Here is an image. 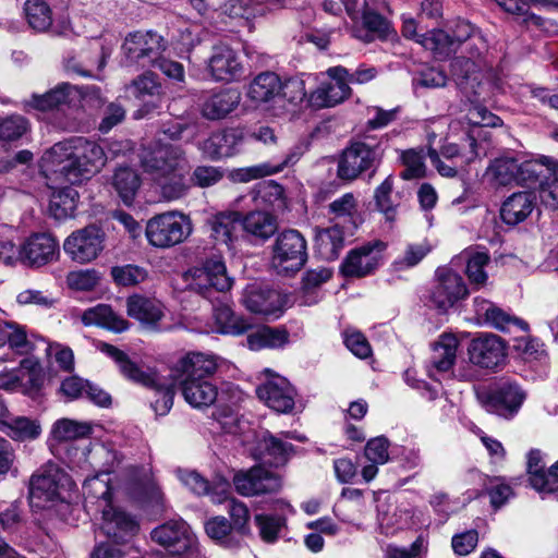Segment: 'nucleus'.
<instances>
[{
  "label": "nucleus",
  "instance_id": "1",
  "mask_svg": "<svg viewBox=\"0 0 558 558\" xmlns=\"http://www.w3.org/2000/svg\"><path fill=\"white\" fill-rule=\"evenodd\" d=\"M104 148L84 137L59 142L41 158V170L53 184H81L98 173L106 165Z\"/></svg>",
  "mask_w": 558,
  "mask_h": 558
},
{
  "label": "nucleus",
  "instance_id": "2",
  "mask_svg": "<svg viewBox=\"0 0 558 558\" xmlns=\"http://www.w3.org/2000/svg\"><path fill=\"white\" fill-rule=\"evenodd\" d=\"M142 165L165 199L173 201L186 194L191 167L180 146L159 144L143 156Z\"/></svg>",
  "mask_w": 558,
  "mask_h": 558
},
{
  "label": "nucleus",
  "instance_id": "3",
  "mask_svg": "<svg viewBox=\"0 0 558 558\" xmlns=\"http://www.w3.org/2000/svg\"><path fill=\"white\" fill-rule=\"evenodd\" d=\"M98 349L117 363L120 373L126 379L156 391L158 398L153 403L156 414L166 415L170 411L174 397L172 385L159 384L155 373L144 371L124 351L112 344L100 342Z\"/></svg>",
  "mask_w": 558,
  "mask_h": 558
},
{
  "label": "nucleus",
  "instance_id": "4",
  "mask_svg": "<svg viewBox=\"0 0 558 558\" xmlns=\"http://www.w3.org/2000/svg\"><path fill=\"white\" fill-rule=\"evenodd\" d=\"M192 231L190 217L175 210L155 215L147 220L145 228L148 243L157 248H170L181 244Z\"/></svg>",
  "mask_w": 558,
  "mask_h": 558
},
{
  "label": "nucleus",
  "instance_id": "5",
  "mask_svg": "<svg viewBox=\"0 0 558 558\" xmlns=\"http://www.w3.org/2000/svg\"><path fill=\"white\" fill-rule=\"evenodd\" d=\"M383 158V149L378 144L367 142H352L339 157L337 177L345 182H353L362 173L372 170L368 178H373L376 168Z\"/></svg>",
  "mask_w": 558,
  "mask_h": 558
},
{
  "label": "nucleus",
  "instance_id": "6",
  "mask_svg": "<svg viewBox=\"0 0 558 558\" xmlns=\"http://www.w3.org/2000/svg\"><path fill=\"white\" fill-rule=\"evenodd\" d=\"M307 260L306 241L296 230L281 232L274 245L272 267L279 275L299 271Z\"/></svg>",
  "mask_w": 558,
  "mask_h": 558
},
{
  "label": "nucleus",
  "instance_id": "7",
  "mask_svg": "<svg viewBox=\"0 0 558 558\" xmlns=\"http://www.w3.org/2000/svg\"><path fill=\"white\" fill-rule=\"evenodd\" d=\"M68 475L56 464L47 463L29 481V500L33 507L45 508L60 498L61 489L69 484Z\"/></svg>",
  "mask_w": 558,
  "mask_h": 558
},
{
  "label": "nucleus",
  "instance_id": "8",
  "mask_svg": "<svg viewBox=\"0 0 558 558\" xmlns=\"http://www.w3.org/2000/svg\"><path fill=\"white\" fill-rule=\"evenodd\" d=\"M166 48L167 41L154 32L130 34L122 46L128 62L141 66L153 65Z\"/></svg>",
  "mask_w": 558,
  "mask_h": 558
},
{
  "label": "nucleus",
  "instance_id": "9",
  "mask_svg": "<svg viewBox=\"0 0 558 558\" xmlns=\"http://www.w3.org/2000/svg\"><path fill=\"white\" fill-rule=\"evenodd\" d=\"M190 274L191 289L209 300L215 292H225L232 286V279L227 275L221 258L207 259L202 267L193 268Z\"/></svg>",
  "mask_w": 558,
  "mask_h": 558
},
{
  "label": "nucleus",
  "instance_id": "10",
  "mask_svg": "<svg viewBox=\"0 0 558 558\" xmlns=\"http://www.w3.org/2000/svg\"><path fill=\"white\" fill-rule=\"evenodd\" d=\"M105 233L95 226L89 225L72 232L63 243L64 252L80 264L89 263L98 257L104 250Z\"/></svg>",
  "mask_w": 558,
  "mask_h": 558
},
{
  "label": "nucleus",
  "instance_id": "11",
  "mask_svg": "<svg viewBox=\"0 0 558 558\" xmlns=\"http://www.w3.org/2000/svg\"><path fill=\"white\" fill-rule=\"evenodd\" d=\"M469 360L475 366L495 371L507 357L505 341L494 333H482L473 338L468 347Z\"/></svg>",
  "mask_w": 558,
  "mask_h": 558
},
{
  "label": "nucleus",
  "instance_id": "12",
  "mask_svg": "<svg viewBox=\"0 0 558 558\" xmlns=\"http://www.w3.org/2000/svg\"><path fill=\"white\" fill-rule=\"evenodd\" d=\"M236 492L245 497L274 494L281 489V477L263 466H253L246 472H238L233 476Z\"/></svg>",
  "mask_w": 558,
  "mask_h": 558
},
{
  "label": "nucleus",
  "instance_id": "13",
  "mask_svg": "<svg viewBox=\"0 0 558 558\" xmlns=\"http://www.w3.org/2000/svg\"><path fill=\"white\" fill-rule=\"evenodd\" d=\"M385 248L386 243L375 240L350 251L341 264L342 275L356 278L369 275L378 267Z\"/></svg>",
  "mask_w": 558,
  "mask_h": 558
},
{
  "label": "nucleus",
  "instance_id": "14",
  "mask_svg": "<svg viewBox=\"0 0 558 558\" xmlns=\"http://www.w3.org/2000/svg\"><path fill=\"white\" fill-rule=\"evenodd\" d=\"M468 294L466 284L459 274L449 269L437 270V283L432 291L430 301L440 312H447Z\"/></svg>",
  "mask_w": 558,
  "mask_h": 558
},
{
  "label": "nucleus",
  "instance_id": "15",
  "mask_svg": "<svg viewBox=\"0 0 558 558\" xmlns=\"http://www.w3.org/2000/svg\"><path fill=\"white\" fill-rule=\"evenodd\" d=\"M258 399L278 413H290L294 408L295 389L282 376L272 375L256 387Z\"/></svg>",
  "mask_w": 558,
  "mask_h": 558
},
{
  "label": "nucleus",
  "instance_id": "16",
  "mask_svg": "<svg viewBox=\"0 0 558 558\" xmlns=\"http://www.w3.org/2000/svg\"><path fill=\"white\" fill-rule=\"evenodd\" d=\"M218 368L215 355L191 352L179 359L171 368L174 381L209 379Z\"/></svg>",
  "mask_w": 558,
  "mask_h": 558
},
{
  "label": "nucleus",
  "instance_id": "17",
  "mask_svg": "<svg viewBox=\"0 0 558 558\" xmlns=\"http://www.w3.org/2000/svg\"><path fill=\"white\" fill-rule=\"evenodd\" d=\"M241 102V93L236 88H219L205 93L199 102L201 116L209 121L226 119Z\"/></svg>",
  "mask_w": 558,
  "mask_h": 558
},
{
  "label": "nucleus",
  "instance_id": "18",
  "mask_svg": "<svg viewBox=\"0 0 558 558\" xmlns=\"http://www.w3.org/2000/svg\"><path fill=\"white\" fill-rule=\"evenodd\" d=\"M205 228L216 244L230 248L241 234L242 214L236 210L218 211L206 219Z\"/></svg>",
  "mask_w": 558,
  "mask_h": 558
},
{
  "label": "nucleus",
  "instance_id": "19",
  "mask_svg": "<svg viewBox=\"0 0 558 558\" xmlns=\"http://www.w3.org/2000/svg\"><path fill=\"white\" fill-rule=\"evenodd\" d=\"M150 535L171 555H181L191 546L193 533L183 520H170L154 529Z\"/></svg>",
  "mask_w": 558,
  "mask_h": 558
},
{
  "label": "nucleus",
  "instance_id": "20",
  "mask_svg": "<svg viewBox=\"0 0 558 558\" xmlns=\"http://www.w3.org/2000/svg\"><path fill=\"white\" fill-rule=\"evenodd\" d=\"M22 264L29 267H41L57 259L59 244L48 233H35L22 245Z\"/></svg>",
  "mask_w": 558,
  "mask_h": 558
},
{
  "label": "nucleus",
  "instance_id": "21",
  "mask_svg": "<svg viewBox=\"0 0 558 558\" xmlns=\"http://www.w3.org/2000/svg\"><path fill=\"white\" fill-rule=\"evenodd\" d=\"M208 70L213 78L220 82L238 80L244 73L243 65L236 52L225 45L214 47L208 61Z\"/></svg>",
  "mask_w": 558,
  "mask_h": 558
},
{
  "label": "nucleus",
  "instance_id": "22",
  "mask_svg": "<svg viewBox=\"0 0 558 558\" xmlns=\"http://www.w3.org/2000/svg\"><path fill=\"white\" fill-rule=\"evenodd\" d=\"M242 301L250 312L256 314L272 315L282 308L280 293L258 283L246 287Z\"/></svg>",
  "mask_w": 558,
  "mask_h": 558
},
{
  "label": "nucleus",
  "instance_id": "23",
  "mask_svg": "<svg viewBox=\"0 0 558 558\" xmlns=\"http://www.w3.org/2000/svg\"><path fill=\"white\" fill-rule=\"evenodd\" d=\"M524 398L525 395L519 386L505 383L489 393L486 407L489 412L499 416L511 417L518 412Z\"/></svg>",
  "mask_w": 558,
  "mask_h": 558
},
{
  "label": "nucleus",
  "instance_id": "24",
  "mask_svg": "<svg viewBox=\"0 0 558 558\" xmlns=\"http://www.w3.org/2000/svg\"><path fill=\"white\" fill-rule=\"evenodd\" d=\"M384 10H389L385 0H364L360 17L362 19L366 33L363 37L360 36L361 39L369 43L374 40L375 37H387L388 33L390 32V23L380 13V11ZM356 37H359V35H356Z\"/></svg>",
  "mask_w": 558,
  "mask_h": 558
},
{
  "label": "nucleus",
  "instance_id": "25",
  "mask_svg": "<svg viewBox=\"0 0 558 558\" xmlns=\"http://www.w3.org/2000/svg\"><path fill=\"white\" fill-rule=\"evenodd\" d=\"M100 530L116 542H123L126 537L133 536L137 532L138 525L130 514L108 504L102 510Z\"/></svg>",
  "mask_w": 558,
  "mask_h": 558
},
{
  "label": "nucleus",
  "instance_id": "26",
  "mask_svg": "<svg viewBox=\"0 0 558 558\" xmlns=\"http://www.w3.org/2000/svg\"><path fill=\"white\" fill-rule=\"evenodd\" d=\"M474 311L477 319L483 320L485 324L500 331H507L511 326H518L522 330H526L529 327L525 322L511 316L502 308L485 299H474Z\"/></svg>",
  "mask_w": 558,
  "mask_h": 558
},
{
  "label": "nucleus",
  "instance_id": "27",
  "mask_svg": "<svg viewBox=\"0 0 558 558\" xmlns=\"http://www.w3.org/2000/svg\"><path fill=\"white\" fill-rule=\"evenodd\" d=\"M243 132L239 129H227L211 134L203 142V151L213 160L233 156L243 142Z\"/></svg>",
  "mask_w": 558,
  "mask_h": 558
},
{
  "label": "nucleus",
  "instance_id": "28",
  "mask_svg": "<svg viewBox=\"0 0 558 558\" xmlns=\"http://www.w3.org/2000/svg\"><path fill=\"white\" fill-rule=\"evenodd\" d=\"M535 196L530 192H517L507 197L500 208V217L506 225L517 226L533 211Z\"/></svg>",
  "mask_w": 558,
  "mask_h": 558
},
{
  "label": "nucleus",
  "instance_id": "29",
  "mask_svg": "<svg viewBox=\"0 0 558 558\" xmlns=\"http://www.w3.org/2000/svg\"><path fill=\"white\" fill-rule=\"evenodd\" d=\"M302 155V147L294 146L289 150L282 162L278 165L265 162L252 167L238 169L233 172V178L235 181L239 182H250L252 180L271 175L282 171L286 167L293 166L294 163H296Z\"/></svg>",
  "mask_w": 558,
  "mask_h": 558
},
{
  "label": "nucleus",
  "instance_id": "30",
  "mask_svg": "<svg viewBox=\"0 0 558 558\" xmlns=\"http://www.w3.org/2000/svg\"><path fill=\"white\" fill-rule=\"evenodd\" d=\"M281 80L274 72L258 74L250 84L247 97L255 104H269L280 100Z\"/></svg>",
  "mask_w": 558,
  "mask_h": 558
},
{
  "label": "nucleus",
  "instance_id": "31",
  "mask_svg": "<svg viewBox=\"0 0 558 558\" xmlns=\"http://www.w3.org/2000/svg\"><path fill=\"white\" fill-rule=\"evenodd\" d=\"M184 400L193 408H208L215 403L218 388L209 379L178 383Z\"/></svg>",
  "mask_w": 558,
  "mask_h": 558
},
{
  "label": "nucleus",
  "instance_id": "32",
  "mask_svg": "<svg viewBox=\"0 0 558 558\" xmlns=\"http://www.w3.org/2000/svg\"><path fill=\"white\" fill-rule=\"evenodd\" d=\"M277 229V218L268 211L254 210L242 215V231L256 240L270 239Z\"/></svg>",
  "mask_w": 558,
  "mask_h": 558
},
{
  "label": "nucleus",
  "instance_id": "33",
  "mask_svg": "<svg viewBox=\"0 0 558 558\" xmlns=\"http://www.w3.org/2000/svg\"><path fill=\"white\" fill-rule=\"evenodd\" d=\"M347 230L339 223L332 227L322 229L315 238V248L317 254L325 260H335L344 246V235Z\"/></svg>",
  "mask_w": 558,
  "mask_h": 558
},
{
  "label": "nucleus",
  "instance_id": "34",
  "mask_svg": "<svg viewBox=\"0 0 558 558\" xmlns=\"http://www.w3.org/2000/svg\"><path fill=\"white\" fill-rule=\"evenodd\" d=\"M85 326H100L116 332H122L129 328V323L116 314L109 305L98 304L87 308L81 316Z\"/></svg>",
  "mask_w": 558,
  "mask_h": 558
},
{
  "label": "nucleus",
  "instance_id": "35",
  "mask_svg": "<svg viewBox=\"0 0 558 558\" xmlns=\"http://www.w3.org/2000/svg\"><path fill=\"white\" fill-rule=\"evenodd\" d=\"M48 183L54 190L49 204L50 214L58 220L73 216L78 202L77 191L72 186H63L64 183L53 184L50 180Z\"/></svg>",
  "mask_w": 558,
  "mask_h": 558
},
{
  "label": "nucleus",
  "instance_id": "36",
  "mask_svg": "<svg viewBox=\"0 0 558 558\" xmlns=\"http://www.w3.org/2000/svg\"><path fill=\"white\" fill-rule=\"evenodd\" d=\"M351 88L344 83L324 82L308 96V102L315 108L335 107L349 98Z\"/></svg>",
  "mask_w": 558,
  "mask_h": 558
},
{
  "label": "nucleus",
  "instance_id": "37",
  "mask_svg": "<svg viewBox=\"0 0 558 558\" xmlns=\"http://www.w3.org/2000/svg\"><path fill=\"white\" fill-rule=\"evenodd\" d=\"M128 315L146 326H155L163 316L161 304L140 295L130 296L126 301Z\"/></svg>",
  "mask_w": 558,
  "mask_h": 558
},
{
  "label": "nucleus",
  "instance_id": "38",
  "mask_svg": "<svg viewBox=\"0 0 558 558\" xmlns=\"http://www.w3.org/2000/svg\"><path fill=\"white\" fill-rule=\"evenodd\" d=\"M497 3L508 13L522 17V23L543 27V17L530 12L531 5L557 7L558 0H496Z\"/></svg>",
  "mask_w": 558,
  "mask_h": 558
},
{
  "label": "nucleus",
  "instance_id": "39",
  "mask_svg": "<svg viewBox=\"0 0 558 558\" xmlns=\"http://www.w3.org/2000/svg\"><path fill=\"white\" fill-rule=\"evenodd\" d=\"M111 185L122 202L131 205L141 186V178L131 167H118L112 174Z\"/></svg>",
  "mask_w": 558,
  "mask_h": 558
},
{
  "label": "nucleus",
  "instance_id": "40",
  "mask_svg": "<svg viewBox=\"0 0 558 558\" xmlns=\"http://www.w3.org/2000/svg\"><path fill=\"white\" fill-rule=\"evenodd\" d=\"M328 213L333 220L343 219L349 225L343 227L348 233L352 234L357 228L360 216L357 214V202L352 193H345L341 197L335 199L328 205Z\"/></svg>",
  "mask_w": 558,
  "mask_h": 558
},
{
  "label": "nucleus",
  "instance_id": "41",
  "mask_svg": "<svg viewBox=\"0 0 558 558\" xmlns=\"http://www.w3.org/2000/svg\"><path fill=\"white\" fill-rule=\"evenodd\" d=\"M458 340L452 335H442L433 347L430 364L437 372H448L456 362Z\"/></svg>",
  "mask_w": 558,
  "mask_h": 558
},
{
  "label": "nucleus",
  "instance_id": "42",
  "mask_svg": "<svg viewBox=\"0 0 558 558\" xmlns=\"http://www.w3.org/2000/svg\"><path fill=\"white\" fill-rule=\"evenodd\" d=\"M262 459L274 466L286 464L292 452V445L283 441L269 433L265 434L259 441Z\"/></svg>",
  "mask_w": 558,
  "mask_h": 558
},
{
  "label": "nucleus",
  "instance_id": "43",
  "mask_svg": "<svg viewBox=\"0 0 558 558\" xmlns=\"http://www.w3.org/2000/svg\"><path fill=\"white\" fill-rule=\"evenodd\" d=\"M417 28L418 26L415 20L405 19L403 21L402 35L405 38L415 40L427 50L437 51L439 46L449 39V36L446 34V32L441 29L433 28L430 31H426L425 33H420Z\"/></svg>",
  "mask_w": 558,
  "mask_h": 558
},
{
  "label": "nucleus",
  "instance_id": "44",
  "mask_svg": "<svg viewBox=\"0 0 558 558\" xmlns=\"http://www.w3.org/2000/svg\"><path fill=\"white\" fill-rule=\"evenodd\" d=\"M289 340V333L286 330L263 326L252 331L246 337L247 345L251 350H260L264 348H280Z\"/></svg>",
  "mask_w": 558,
  "mask_h": 558
},
{
  "label": "nucleus",
  "instance_id": "45",
  "mask_svg": "<svg viewBox=\"0 0 558 558\" xmlns=\"http://www.w3.org/2000/svg\"><path fill=\"white\" fill-rule=\"evenodd\" d=\"M214 317L222 333L240 336L252 328L244 317L238 316L230 306L225 304L215 307Z\"/></svg>",
  "mask_w": 558,
  "mask_h": 558
},
{
  "label": "nucleus",
  "instance_id": "46",
  "mask_svg": "<svg viewBox=\"0 0 558 558\" xmlns=\"http://www.w3.org/2000/svg\"><path fill=\"white\" fill-rule=\"evenodd\" d=\"M92 432L93 426L88 422L60 418L53 424L51 435L57 441H69L88 437Z\"/></svg>",
  "mask_w": 558,
  "mask_h": 558
},
{
  "label": "nucleus",
  "instance_id": "47",
  "mask_svg": "<svg viewBox=\"0 0 558 558\" xmlns=\"http://www.w3.org/2000/svg\"><path fill=\"white\" fill-rule=\"evenodd\" d=\"M74 87L69 83H61L44 95H32L28 104L38 110H50L70 100Z\"/></svg>",
  "mask_w": 558,
  "mask_h": 558
},
{
  "label": "nucleus",
  "instance_id": "48",
  "mask_svg": "<svg viewBox=\"0 0 558 558\" xmlns=\"http://www.w3.org/2000/svg\"><path fill=\"white\" fill-rule=\"evenodd\" d=\"M519 160L514 157L502 156L494 159L487 168V175L498 185L517 182Z\"/></svg>",
  "mask_w": 558,
  "mask_h": 558
},
{
  "label": "nucleus",
  "instance_id": "49",
  "mask_svg": "<svg viewBox=\"0 0 558 558\" xmlns=\"http://www.w3.org/2000/svg\"><path fill=\"white\" fill-rule=\"evenodd\" d=\"M4 343H8L9 348L19 354H27L34 348L27 338L25 327L14 323H5L0 327V344Z\"/></svg>",
  "mask_w": 558,
  "mask_h": 558
},
{
  "label": "nucleus",
  "instance_id": "50",
  "mask_svg": "<svg viewBox=\"0 0 558 558\" xmlns=\"http://www.w3.org/2000/svg\"><path fill=\"white\" fill-rule=\"evenodd\" d=\"M466 276L471 284L481 288L486 284L488 275L484 268L489 264L490 256L487 252H465Z\"/></svg>",
  "mask_w": 558,
  "mask_h": 558
},
{
  "label": "nucleus",
  "instance_id": "51",
  "mask_svg": "<svg viewBox=\"0 0 558 558\" xmlns=\"http://www.w3.org/2000/svg\"><path fill=\"white\" fill-rule=\"evenodd\" d=\"M29 26L37 32L47 31L52 24V13L44 0H27L24 7Z\"/></svg>",
  "mask_w": 558,
  "mask_h": 558
},
{
  "label": "nucleus",
  "instance_id": "52",
  "mask_svg": "<svg viewBox=\"0 0 558 558\" xmlns=\"http://www.w3.org/2000/svg\"><path fill=\"white\" fill-rule=\"evenodd\" d=\"M550 170L551 162L546 165L538 160L519 161L517 183L524 185L541 183Z\"/></svg>",
  "mask_w": 558,
  "mask_h": 558
},
{
  "label": "nucleus",
  "instance_id": "53",
  "mask_svg": "<svg viewBox=\"0 0 558 558\" xmlns=\"http://www.w3.org/2000/svg\"><path fill=\"white\" fill-rule=\"evenodd\" d=\"M392 190H393V179L391 175H388L385 181L377 186L374 194V199L376 207L379 211H381L386 219L390 222L396 219V208L398 204H396L392 199Z\"/></svg>",
  "mask_w": 558,
  "mask_h": 558
},
{
  "label": "nucleus",
  "instance_id": "54",
  "mask_svg": "<svg viewBox=\"0 0 558 558\" xmlns=\"http://www.w3.org/2000/svg\"><path fill=\"white\" fill-rule=\"evenodd\" d=\"M9 428L8 436L14 440H28L37 438L41 433L40 425L28 417L17 416L5 423Z\"/></svg>",
  "mask_w": 558,
  "mask_h": 558
},
{
  "label": "nucleus",
  "instance_id": "55",
  "mask_svg": "<svg viewBox=\"0 0 558 558\" xmlns=\"http://www.w3.org/2000/svg\"><path fill=\"white\" fill-rule=\"evenodd\" d=\"M29 130V122L20 114H11L0 119V141L15 142Z\"/></svg>",
  "mask_w": 558,
  "mask_h": 558
},
{
  "label": "nucleus",
  "instance_id": "56",
  "mask_svg": "<svg viewBox=\"0 0 558 558\" xmlns=\"http://www.w3.org/2000/svg\"><path fill=\"white\" fill-rule=\"evenodd\" d=\"M430 245L428 242L412 243L407 245L403 255L393 262L396 270H403L416 266L428 253Z\"/></svg>",
  "mask_w": 558,
  "mask_h": 558
},
{
  "label": "nucleus",
  "instance_id": "57",
  "mask_svg": "<svg viewBox=\"0 0 558 558\" xmlns=\"http://www.w3.org/2000/svg\"><path fill=\"white\" fill-rule=\"evenodd\" d=\"M484 487L490 498V505L495 509L502 507L513 495L511 486L506 484L501 477L487 476L484 482Z\"/></svg>",
  "mask_w": 558,
  "mask_h": 558
},
{
  "label": "nucleus",
  "instance_id": "58",
  "mask_svg": "<svg viewBox=\"0 0 558 558\" xmlns=\"http://www.w3.org/2000/svg\"><path fill=\"white\" fill-rule=\"evenodd\" d=\"M87 461L94 469L108 474L114 464L116 452L104 444H96L88 450Z\"/></svg>",
  "mask_w": 558,
  "mask_h": 558
},
{
  "label": "nucleus",
  "instance_id": "59",
  "mask_svg": "<svg viewBox=\"0 0 558 558\" xmlns=\"http://www.w3.org/2000/svg\"><path fill=\"white\" fill-rule=\"evenodd\" d=\"M255 522L259 530L263 541L274 543L277 541L279 532L286 524V520L279 515L256 514Z\"/></svg>",
  "mask_w": 558,
  "mask_h": 558
},
{
  "label": "nucleus",
  "instance_id": "60",
  "mask_svg": "<svg viewBox=\"0 0 558 558\" xmlns=\"http://www.w3.org/2000/svg\"><path fill=\"white\" fill-rule=\"evenodd\" d=\"M405 169L401 172L403 180L420 179L425 175L424 156L422 150L408 149L402 153Z\"/></svg>",
  "mask_w": 558,
  "mask_h": 558
},
{
  "label": "nucleus",
  "instance_id": "61",
  "mask_svg": "<svg viewBox=\"0 0 558 558\" xmlns=\"http://www.w3.org/2000/svg\"><path fill=\"white\" fill-rule=\"evenodd\" d=\"M539 196L544 204L556 208L558 206V162L551 161V170L541 181Z\"/></svg>",
  "mask_w": 558,
  "mask_h": 558
},
{
  "label": "nucleus",
  "instance_id": "62",
  "mask_svg": "<svg viewBox=\"0 0 558 558\" xmlns=\"http://www.w3.org/2000/svg\"><path fill=\"white\" fill-rule=\"evenodd\" d=\"M111 275L114 281L121 286H134L143 282L147 276L146 271L135 265L113 267Z\"/></svg>",
  "mask_w": 558,
  "mask_h": 558
},
{
  "label": "nucleus",
  "instance_id": "63",
  "mask_svg": "<svg viewBox=\"0 0 558 558\" xmlns=\"http://www.w3.org/2000/svg\"><path fill=\"white\" fill-rule=\"evenodd\" d=\"M307 96L305 82L300 77H291L281 82L280 99H286L292 105L301 104Z\"/></svg>",
  "mask_w": 558,
  "mask_h": 558
},
{
  "label": "nucleus",
  "instance_id": "64",
  "mask_svg": "<svg viewBox=\"0 0 558 558\" xmlns=\"http://www.w3.org/2000/svg\"><path fill=\"white\" fill-rule=\"evenodd\" d=\"M98 274L94 269L71 271L66 276L68 286L78 291L93 290L98 284Z\"/></svg>",
  "mask_w": 558,
  "mask_h": 558
}]
</instances>
